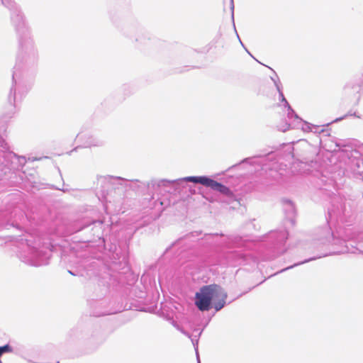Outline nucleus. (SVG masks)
Returning <instances> with one entry per match:
<instances>
[{
	"label": "nucleus",
	"instance_id": "423d86ee",
	"mask_svg": "<svg viewBox=\"0 0 363 363\" xmlns=\"http://www.w3.org/2000/svg\"><path fill=\"white\" fill-rule=\"evenodd\" d=\"M267 98L269 104L272 103V101H283L284 100L282 94L280 93L278 89L276 88L274 86H272V87L267 92Z\"/></svg>",
	"mask_w": 363,
	"mask_h": 363
},
{
	"label": "nucleus",
	"instance_id": "9b49d317",
	"mask_svg": "<svg viewBox=\"0 0 363 363\" xmlns=\"http://www.w3.org/2000/svg\"><path fill=\"white\" fill-rule=\"evenodd\" d=\"M287 128H289V126L286 128V129H287ZM283 130H284H284H286V128H284V129H283Z\"/></svg>",
	"mask_w": 363,
	"mask_h": 363
},
{
	"label": "nucleus",
	"instance_id": "39448f33",
	"mask_svg": "<svg viewBox=\"0 0 363 363\" xmlns=\"http://www.w3.org/2000/svg\"><path fill=\"white\" fill-rule=\"evenodd\" d=\"M30 87H24L22 84L16 85L14 90L11 89L10 92V98L13 97V101L21 100L28 92Z\"/></svg>",
	"mask_w": 363,
	"mask_h": 363
},
{
	"label": "nucleus",
	"instance_id": "9d476101",
	"mask_svg": "<svg viewBox=\"0 0 363 363\" xmlns=\"http://www.w3.org/2000/svg\"><path fill=\"white\" fill-rule=\"evenodd\" d=\"M69 274H73V275H75V274H73V273H72V272H70V271H69Z\"/></svg>",
	"mask_w": 363,
	"mask_h": 363
},
{
	"label": "nucleus",
	"instance_id": "0eeeda50",
	"mask_svg": "<svg viewBox=\"0 0 363 363\" xmlns=\"http://www.w3.org/2000/svg\"><path fill=\"white\" fill-rule=\"evenodd\" d=\"M2 3L10 9H16V4L12 0H2Z\"/></svg>",
	"mask_w": 363,
	"mask_h": 363
},
{
	"label": "nucleus",
	"instance_id": "f257e3e1",
	"mask_svg": "<svg viewBox=\"0 0 363 363\" xmlns=\"http://www.w3.org/2000/svg\"><path fill=\"white\" fill-rule=\"evenodd\" d=\"M227 294L225 291L217 284L204 286L200 292L196 294L195 304L201 311H208L211 304L216 311L220 310L225 303Z\"/></svg>",
	"mask_w": 363,
	"mask_h": 363
},
{
	"label": "nucleus",
	"instance_id": "7ed1b4c3",
	"mask_svg": "<svg viewBox=\"0 0 363 363\" xmlns=\"http://www.w3.org/2000/svg\"><path fill=\"white\" fill-rule=\"evenodd\" d=\"M186 180L196 184H201L205 186L210 187L211 189L217 191L228 196H231L233 195L232 191L228 187L205 176L188 177L186 178Z\"/></svg>",
	"mask_w": 363,
	"mask_h": 363
},
{
	"label": "nucleus",
	"instance_id": "1a4fd4ad",
	"mask_svg": "<svg viewBox=\"0 0 363 363\" xmlns=\"http://www.w3.org/2000/svg\"><path fill=\"white\" fill-rule=\"evenodd\" d=\"M359 96L358 95V96H357V97H356V100H357V101H359Z\"/></svg>",
	"mask_w": 363,
	"mask_h": 363
},
{
	"label": "nucleus",
	"instance_id": "6e6552de",
	"mask_svg": "<svg viewBox=\"0 0 363 363\" xmlns=\"http://www.w3.org/2000/svg\"><path fill=\"white\" fill-rule=\"evenodd\" d=\"M12 351V349L11 347L6 345H4V346H2V347H0V357L4 354V353H6V352H11Z\"/></svg>",
	"mask_w": 363,
	"mask_h": 363
},
{
	"label": "nucleus",
	"instance_id": "f03ea898",
	"mask_svg": "<svg viewBox=\"0 0 363 363\" xmlns=\"http://www.w3.org/2000/svg\"><path fill=\"white\" fill-rule=\"evenodd\" d=\"M20 259L31 266L45 265L50 259L49 250L40 246V243L35 240H28L20 252Z\"/></svg>",
	"mask_w": 363,
	"mask_h": 363
},
{
	"label": "nucleus",
	"instance_id": "20e7f679",
	"mask_svg": "<svg viewBox=\"0 0 363 363\" xmlns=\"http://www.w3.org/2000/svg\"><path fill=\"white\" fill-rule=\"evenodd\" d=\"M4 127H0V131ZM16 155L10 150L8 143L6 142L3 136L0 135V165L6 166L9 162H12Z\"/></svg>",
	"mask_w": 363,
	"mask_h": 363
}]
</instances>
